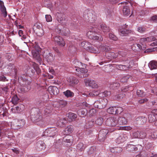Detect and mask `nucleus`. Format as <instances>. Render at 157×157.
I'll use <instances>...</instances> for the list:
<instances>
[{
  "label": "nucleus",
  "mask_w": 157,
  "mask_h": 157,
  "mask_svg": "<svg viewBox=\"0 0 157 157\" xmlns=\"http://www.w3.org/2000/svg\"><path fill=\"white\" fill-rule=\"evenodd\" d=\"M31 119L32 121L36 122L38 125L42 126L46 123V122L43 119L41 113L38 112L37 110L36 111L34 114H31Z\"/></svg>",
  "instance_id": "obj_1"
},
{
  "label": "nucleus",
  "mask_w": 157,
  "mask_h": 157,
  "mask_svg": "<svg viewBox=\"0 0 157 157\" xmlns=\"http://www.w3.org/2000/svg\"><path fill=\"white\" fill-rule=\"evenodd\" d=\"M86 35L90 39L99 40V41L103 40V38L98 33L96 29L94 28L90 29L89 30L87 33Z\"/></svg>",
  "instance_id": "obj_2"
},
{
  "label": "nucleus",
  "mask_w": 157,
  "mask_h": 157,
  "mask_svg": "<svg viewBox=\"0 0 157 157\" xmlns=\"http://www.w3.org/2000/svg\"><path fill=\"white\" fill-rule=\"evenodd\" d=\"M121 61L127 62L126 65L117 64L116 65V67L117 69L120 70L126 71L128 70L131 67L129 64L130 62L126 57L122 56V57H120Z\"/></svg>",
  "instance_id": "obj_3"
},
{
  "label": "nucleus",
  "mask_w": 157,
  "mask_h": 157,
  "mask_svg": "<svg viewBox=\"0 0 157 157\" xmlns=\"http://www.w3.org/2000/svg\"><path fill=\"white\" fill-rule=\"evenodd\" d=\"M58 129L55 127L50 128L46 129L43 133V136L53 137L57 133Z\"/></svg>",
  "instance_id": "obj_4"
},
{
  "label": "nucleus",
  "mask_w": 157,
  "mask_h": 157,
  "mask_svg": "<svg viewBox=\"0 0 157 157\" xmlns=\"http://www.w3.org/2000/svg\"><path fill=\"white\" fill-rule=\"evenodd\" d=\"M108 103V101L106 98L100 99L98 101L95 102L94 105L99 109H102L106 107Z\"/></svg>",
  "instance_id": "obj_5"
},
{
  "label": "nucleus",
  "mask_w": 157,
  "mask_h": 157,
  "mask_svg": "<svg viewBox=\"0 0 157 157\" xmlns=\"http://www.w3.org/2000/svg\"><path fill=\"white\" fill-rule=\"evenodd\" d=\"M111 49L110 47L107 45L105 46L104 44L99 46L98 48L93 47L92 48L93 52L94 53H99L101 51L106 52L110 51Z\"/></svg>",
  "instance_id": "obj_6"
},
{
  "label": "nucleus",
  "mask_w": 157,
  "mask_h": 157,
  "mask_svg": "<svg viewBox=\"0 0 157 157\" xmlns=\"http://www.w3.org/2000/svg\"><path fill=\"white\" fill-rule=\"evenodd\" d=\"M57 20L62 25L66 24L67 19L65 15L62 13H57L56 14Z\"/></svg>",
  "instance_id": "obj_7"
},
{
  "label": "nucleus",
  "mask_w": 157,
  "mask_h": 157,
  "mask_svg": "<svg viewBox=\"0 0 157 157\" xmlns=\"http://www.w3.org/2000/svg\"><path fill=\"white\" fill-rule=\"evenodd\" d=\"M106 125L111 127H115L118 124L117 118L110 117L107 118L106 121Z\"/></svg>",
  "instance_id": "obj_8"
},
{
  "label": "nucleus",
  "mask_w": 157,
  "mask_h": 157,
  "mask_svg": "<svg viewBox=\"0 0 157 157\" xmlns=\"http://www.w3.org/2000/svg\"><path fill=\"white\" fill-rule=\"evenodd\" d=\"M108 133V131L107 129H103L101 130L99 132L98 139L101 142H103L104 141L105 137Z\"/></svg>",
  "instance_id": "obj_9"
},
{
  "label": "nucleus",
  "mask_w": 157,
  "mask_h": 157,
  "mask_svg": "<svg viewBox=\"0 0 157 157\" xmlns=\"http://www.w3.org/2000/svg\"><path fill=\"white\" fill-rule=\"evenodd\" d=\"M7 69H8V71L9 73L14 74L15 75H17V69L16 68L14 64L11 63H9Z\"/></svg>",
  "instance_id": "obj_10"
},
{
  "label": "nucleus",
  "mask_w": 157,
  "mask_h": 157,
  "mask_svg": "<svg viewBox=\"0 0 157 157\" xmlns=\"http://www.w3.org/2000/svg\"><path fill=\"white\" fill-rule=\"evenodd\" d=\"M54 39L59 46L63 47L65 45V42L62 37L59 36H56L54 37Z\"/></svg>",
  "instance_id": "obj_11"
},
{
  "label": "nucleus",
  "mask_w": 157,
  "mask_h": 157,
  "mask_svg": "<svg viewBox=\"0 0 157 157\" xmlns=\"http://www.w3.org/2000/svg\"><path fill=\"white\" fill-rule=\"evenodd\" d=\"M48 90L51 94L56 95L59 92L58 88L55 86H51L48 87Z\"/></svg>",
  "instance_id": "obj_12"
},
{
  "label": "nucleus",
  "mask_w": 157,
  "mask_h": 157,
  "mask_svg": "<svg viewBox=\"0 0 157 157\" xmlns=\"http://www.w3.org/2000/svg\"><path fill=\"white\" fill-rule=\"evenodd\" d=\"M75 70L78 72L80 71V72L82 74L81 75H78V76L80 78H84L88 77L87 74H85V73H87L88 70L84 68H76Z\"/></svg>",
  "instance_id": "obj_13"
},
{
  "label": "nucleus",
  "mask_w": 157,
  "mask_h": 157,
  "mask_svg": "<svg viewBox=\"0 0 157 157\" xmlns=\"http://www.w3.org/2000/svg\"><path fill=\"white\" fill-rule=\"evenodd\" d=\"M14 125L18 127V128H20L23 127L25 124L24 120H18L16 119L14 121Z\"/></svg>",
  "instance_id": "obj_14"
},
{
  "label": "nucleus",
  "mask_w": 157,
  "mask_h": 157,
  "mask_svg": "<svg viewBox=\"0 0 157 157\" xmlns=\"http://www.w3.org/2000/svg\"><path fill=\"white\" fill-rule=\"evenodd\" d=\"M136 121L137 124H143L146 122L147 118L144 117H139L136 118Z\"/></svg>",
  "instance_id": "obj_15"
},
{
  "label": "nucleus",
  "mask_w": 157,
  "mask_h": 157,
  "mask_svg": "<svg viewBox=\"0 0 157 157\" xmlns=\"http://www.w3.org/2000/svg\"><path fill=\"white\" fill-rule=\"evenodd\" d=\"M118 120V124L120 125H124L128 123L127 119L124 117H120L117 118Z\"/></svg>",
  "instance_id": "obj_16"
},
{
  "label": "nucleus",
  "mask_w": 157,
  "mask_h": 157,
  "mask_svg": "<svg viewBox=\"0 0 157 157\" xmlns=\"http://www.w3.org/2000/svg\"><path fill=\"white\" fill-rule=\"evenodd\" d=\"M120 53L121 52H117L114 53L113 52H109L108 53L107 56L109 57V59H112L113 58H115L119 56H120Z\"/></svg>",
  "instance_id": "obj_17"
},
{
  "label": "nucleus",
  "mask_w": 157,
  "mask_h": 157,
  "mask_svg": "<svg viewBox=\"0 0 157 157\" xmlns=\"http://www.w3.org/2000/svg\"><path fill=\"white\" fill-rule=\"evenodd\" d=\"M127 138L125 134L121 135L116 139V142L118 144H119L126 140Z\"/></svg>",
  "instance_id": "obj_18"
},
{
  "label": "nucleus",
  "mask_w": 157,
  "mask_h": 157,
  "mask_svg": "<svg viewBox=\"0 0 157 157\" xmlns=\"http://www.w3.org/2000/svg\"><path fill=\"white\" fill-rule=\"evenodd\" d=\"M69 84L71 86H73L76 85L78 82V81L74 77H71L68 81Z\"/></svg>",
  "instance_id": "obj_19"
},
{
  "label": "nucleus",
  "mask_w": 157,
  "mask_h": 157,
  "mask_svg": "<svg viewBox=\"0 0 157 157\" xmlns=\"http://www.w3.org/2000/svg\"><path fill=\"white\" fill-rule=\"evenodd\" d=\"M0 10L2 12L4 17H6L7 15L6 8L4 6L3 2L1 1H0Z\"/></svg>",
  "instance_id": "obj_20"
},
{
  "label": "nucleus",
  "mask_w": 157,
  "mask_h": 157,
  "mask_svg": "<svg viewBox=\"0 0 157 157\" xmlns=\"http://www.w3.org/2000/svg\"><path fill=\"white\" fill-rule=\"evenodd\" d=\"M55 104H53L54 106L55 105H56V104H58V105L57 106H55V107H59L60 108H63L65 107L67 105V102L65 100H60L58 102H55Z\"/></svg>",
  "instance_id": "obj_21"
},
{
  "label": "nucleus",
  "mask_w": 157,
  "mask_h": 157,
  "mask_svg": "<svg viewBox=\"0 0 157 157\" xmlns=\"http://www.w3.org/2000/svg\"><path fill=\"white\" fill-rule=\"evenodd\" d=\"M148 66L151 70L156 69L157 68V62L154 60L151 61L149 63Z\"/></svg>",
  "instance_id": "obj_22"
},
{
  "label": "nucleus",
  "mask_w": 157,
  "mask_h": 157,
  "mask_svg": "<svg viewBox=\"0 0 157 157\" xmlns=\"http://www.w3.org/2000/svg\"><path fill=\"white\" fill-rule=\"evenodd\" d=\"M76 114L72 113H69L68 114L67 120L69 122H71L77 118Z\"/></svg>",
  "instance_id": "obj_23"
},
{
  "label": "nucleus",
  "mask_w": 157,
  "mask_h": 157,
  "mask_svg": "<svg viewBox=\"0 0 157 157\" xmlns=\"http://www.w3.org/2000/svg\"><path fill=\"white\" fill-rule=\"evenodd\" d=\"M99 92L98 90H94L92 92H90L88 94H86L85 93H84L82 94V95H86V96L88 97H94L95 96L99 95Z\"/></svg>",
  "instance_id": "obj_24"
},
{
  "label": "nucleus",
  "mask_w": 157,
  "mask_h": 157,
  "mask_svg": "<svg viewBox=\"0 0 157 157\" xmlns=\"http://www.w3.org/2000/svg\"><path fill=\"white\" fill-rule=\"evenodd\" d=\"M73 130V127L72 125H69L65 128L64 131V134L68 135L72 133Z\"/></svg>",
  "instance_id": "obj_25"
},
{
  "label": "nucleus",
  "mask_w": 157,
  "mask_h": 157,
  "mask_svg": "<svg viewBox=\"0 0 157 157\" xmlns=\"http://www.w3.org/2000/svg\"><path fill=\"white\" fill-rule=\"evenodd\" d=\"M63 94L67 98L72 97L74 95V93L68 90L63 92Z\"/></svg>",
  "instance_id": "obj_26"
},
{
  "label": "nucleus",
  "mask_w": 157,
  "mask_h": 157,
  "mask_svg": "<svg viewBox=\"0 0 157 157\" xmlns=\"http://www.w3.org/2000/svg\"><path fill=\"white\" fill-rule=\"evenodd\" d=\"M45 58L48 62L49 63H50L54 61L55 59V56H53L52 54L51 53H49L48 55Z\"/></svg>",
  "instance_id": "obj_27"
},
{
  "label": "nucleus",
  "mask_w": 157,
  "mask_h": 157,
  "mask_svg": "<svg viewBox=\"0 0 157 157\" xmlns=\"http://www.w3.org/2000/svg\"><path fill=\"white\" fill-rule=\"evenodd\" d=\"M66 122V120L64 118L60 119L58 120L57 124L59 127H63L64 126Z\"/></svg>",
  "instance_id": "obj_28"
},
{
  "label": "nucleus",
  "mask_w": 157,
  "mask_h": 157,
  "mask_svg": "<svg viewBox=\"0 0 157 157\" xmlns=\"http://www.w3.org/2000/svg\"><path fill=\"white\" fill-rule=\"evenodd\" d=\"M107 112L110 114H116V107H112L109 108L107 110Z\"/></svg>",
  "instance_id": "obj_29"
},
{
  "label": "nucleus",
  "mask_w": 157,
  "mask_h": 157,
  "mask_svg": "<svg viewBox=\"0 0 157 157\" xmlns=\"http://www.w3.org/2000/svg\"><path fill=\"white\" fill-rule=\"evenodd\" d=\"M94 123L93 120H91L86 123L85 125V128L87 129H89L91 128L94 126Z\"/></svg>",
  "instance_id": "obj_30"
},
{
  "label": "nucleus",
  "mask_w": 157,
  "mask_h": 157,
  "mask_svg": "<svg viewBox=\"0 0 157 157\" xmlns=\"http://www.w3.org/2000/svg\"><path fill=\"white\" fill-rule=\"evenodd\" d=\"M72 140V137L71 136H65L63 139V141L67 143H70L71 144V142Z\"/></svg>",
  "instance_id": "obj_31"
},
{
  "label": "nucleus",
  "mask_w": 157,
  "mask_h": 157,
  "mask_svg": "<svg viewBox=\"0 0 157 157\" xmlns=\"http://www.w3.org/2000/svg\"><path fill=\"white\" fill-rule=\"evenodd\" d=\"M101 27L102 30L104 33H107L110 30L109 27L107 26L104 24H101Z\"/></svg>",
  "instance_id": "obj_32"
},
{
  "label": "nucleus",
  "mask_w": 157,
  "mask_h": 157,
  "mask_svg": "<svg viewBox=\"0 0 157 157\" xmlns=\"http://www.w3.org/2000/svg\"><path fill=\"white\" fill-rule=\"evenodd\" d=\"M130 32V30L125 28H122L120 30V32L121 33V35L122 36H126Z\"/></svg>",
  "instance_id": "obj_33"
},
{
  "label": "nucleus",
  "mask_w": 157,
  "mask_h": 157,
  "mask_svg": "<svg viewBox=\"0 0 157 157\" xmlns=\"http://www.w3.org/2000/svg\"><path fill=\"white\" fill-rule=\"evenodd\" d=\"M123 12L124 15H128L130 14V10L129 7L127 6H124Z\"/></svg>",
  "instance_id": "obj_34"
},
{
  "label": "nucleus",
  "mask_w": 157,
  "mask_h": 157,
  "mask_svg": "<svg viewBox=\"0 0 157 157\" xmlns=\"http://www.w3.org/2000/svg\"><path fill=\"white\" fill-rule=\"evenodd\" d=\"M76 148L78 150L82 151L85 149V147L82 143L80 142L78 144Z\"/></svg>",
  "instance_id": "obj_35"
},
{
  "label": "nucleus",
  "mask_w": 157,
  "mask_h": 157,
  "mask_svg": "<svg viewBox=\"0 0 157 157\" xmlns=\"http://www.w3.org/2000/svg\"><path fill=\"white\" fill-rule=\"evenodd\" d=\"M148 119L149 122L152 123L155 121V115L153 114H150L148 115Z\"/></svg>",
  "instance_id": "obj_36"
},
{
  "label": "nucleus",
  "mask_w": 157,
  "mask_h": 157,
  "mask_svg": "<svg viewBox=\"0 0 157 157\" xmlns=\"http://www.w3.org/2000/svg\"><path fill=\"white\" fill-rule=\"evenodd\" d=\"M73 65L75 68H79V67L81 66L82 65V63L81 62H79L77 59H75L72 62Z\"/></svg>",
  "instance_id": "obj_37"
},
{
  "label": "nucleus",
  "mask_w": 157,
  "mask_h": 157,
  "mask_svg": "<svg viewBox=\"0 0 157 157\" xmlns=\"http://www.w3.org/2000/svg\"><path fill=\"white\" fill-rule=\"evenodd\" d=\"M110 95V92L109 91H105L103 92L99 93V96L100 97H106Z\"/></svg>",
  "instance_id": "obj_38"
},
{
  "label": "nucleus",
  "mask_w": 157,
  "mask_h": 157,
  "mask_svg": "<svg viewBox=\"0 0 157 157\" xmlns=\"http://www.w3.org/2000/svg\"><path fill=\"white\" fill-rule=\"evenodd\" d=\"M24 108L25 107L24 105L22 104L16 106V109L17 111V113L20 112L22 111L23 110Z\"/></svg>",
  "instance_id": "obj_39"
},
{
  "label": "nucleus",
  "mask_w": 157,
  "mask_h": 157,
  "mask_svg": "<svg viewBox=\"0 0 157 157\" xmlns=\"http://www.w3.org/2000/svg\"><path fill=\"white\" fill-rule=\"evenodd\" d=\"M51 110L52 109L50 107V105L47 104L46 105L45 107L44 108V111L46 113H51Z\"/></svg>",
  "instance_id": "obj_40"
},
{
  "label": "nucleus",
  "mask_w": 157,
  "mask_h": 157,
  "mask_svg": "<svg viewBox=\"0 0 157 157\" xmlns=\"http://www.w3.org/2000/svg\"><path fill=\"white\" fill-rule=\"evenodd\" d=\"M136 94L139 97H143L145 96V94L143 90H137L136 92Z\"/></svg>",
  "instance_id": "obj_41"
},
{
  "label": "nucleus",
  "mask_w": 157,
  "mask_h": 157,
  "mask_svg": "<svg viewBox=\"0 0 157 157\" xmlns=\"http://www.w3.org/2000/svg\"><path fill=\"white\" fill-rule=\"evenodd\" d=\"M125 96L124 94L122 93L116 95L115 96V99L119 101L122 99Z\"/></svg>",
  "instance_id": "obj_42"
},
{
  "label": "nucleus",
  "mask_w": 157,
  "mask_h": 157,
  "mask_svg": "<svg viewBox=\"0 0 157 157\" xmlns=\"http://www.w3.org/2000/svg\"><path fill=\"white\" fill-rule=\"evenodd\" d=\"M6 59H7L9 61H11L12 60L13 58V55L10 53H6L5 56Z\"/></svg>",
  "instance_id": "obj_43"
},
{
  "label": "nucleus",
  "mask_w": 157,
  "mask_h": 157,
  "mask_svg": "<svg viewBox=\"0 0 157 157\" xmlns=\"http://www.w3.org/2000/svg\"><path fill=\"white\" fill-rule=\"evenodd\" d=\"M19 100L17 95H14L12 98V103L14 104H17Z\"/></svg>",
  "instance_id": "obj_44"
},
{
  "label": "nucleus",
  "mask_w": 157,
  "mask_h": 157,
  "mask_svg": "<svg viewBox=\"0 0 157 157\" xmlns=\"http://www.w3.org/2000/svg\"><path fill=\"white\" fill-rule=\"evenodd\" d=\"M103 121V119L102 117L98 118L95 121V123L97 125H101Z\"/></svg>",
  "instance_id": "obj_45"
},
{
  "label": "nucleus",
  "mask_w": 157,
  "mask_h": 157,
  "mask_svg": "<svg viewBox=\"0 0 157 157\" xmlns=\"http://www.w3.org/2000/svg\"><path fill=\"white\" fill-rule=\"evenodd\" d=\"M37 146L41 149H44L45 148L44 143L42 141H39L37 143Z\"/></svg>",
  "instance_id": "obj_46"
},
{
  "label": "nucleus",
  "mask_w": 157,
  "mask_h": 157,
  "mask_svg": "<svg viewBox=\"0 0 157 157\" xmlns=\"http://www.w3.org/2000/svg\"><path fill=\"white\" fill-rule=\"evenodd\" d=\"M120 84L118 82H113V83H112L110 85V87L111 88H112V89H117L119 87Z\"/></svg>",
  "instance_id": "obj_47"
},
{
  "label": "nucleus",
  "mask_w": 157,
  "mask_h": 157,
  "mask_svg": "<svg viewBox=\"0 0 157 157\" xmlns=\"http://www.w3.org/2000/svg\"><path fill=\"white\" fill-rule=\"evenodd\" d=\"M146 134L145 132L143 131L139 132V138L144 139V138L146 136Z\"/></svg>",
  "instance_id": "obj_48"
},
{
  "label": "nucleus",
  "mask_w": 157,
  "mask_h": 157,
  "mask_svg": "<svg viewBox=\"0 0 157 157\" xmlns=\"http://www.w3.org/2000/svg\"><path fill=\"white\" fill-rule=\"evenodd\" d=\"M90 86H91L93 88H96L98 87V86L95 82L93 80H92Z\"/></svg>",
  "instance_id": "obj_49"
},
{
  "label": "nucleus",
  "mask_w": 157,
  "mask_h": 157,
  "mask_svg": "<svg viewBox=\"0 0 157 157\" xmlns=\"http://www.w3.org/2000/svg\"><path fill=\"white\" fill-rule=\"evenodd\" d=\"M96 150V148L94 147H91L89 150L88 154H90L93 153V154H95V151Z\"/></svg>",
  "instance_id": "obj_50"
},
{
  "label": "nucleus",
  "mask_w": 157,
  "mask_h": 157,
  "mask_svg": "<svg viewBox=\"0 0 157 157\" xmlns=\"http://www.w3.org/2000/svg\"><path fill=\"white\" fill-rule=\"evenodd\" d=\"M109 37L110 39L115 41L117 40V37L113 34L110 33L109 34Z\"/></svg>",
  "instance_id": "obj_51"
},
{
  "label": "nucleus",
  "mask_w": 157,
  "mask_h": 157,
  "mask_svg": "<svg viewBox=\"0 0 157 157\" xmlns=\"http://www.w3.org/2000/svg\"><path fill=\"white\" fill-rule=\"evenodd\" d=\"M114 150H115V153H119L122 151V148L120 147H115L114 148Z\"/></svg>",
  "instance_id": "obj_52"
},
{
  "label": "nucleus",
  "mask_w": 157,
  "mask_h": 157,
  "mask_svg": "<svg viewBox=\"0 0 157 157\" xmlns=\"http://www.w3.org/2000/svg\"><path fill=\"white\" fill-rule=\"evenodd\" d=\"M138 31L141 33H143L146 31V29L145 27H139L137 28Z\"/></svg>",
  "instance_id": "obj_53"
},
{
  "label": "nucleus",
  "mask_w": 157,
  "mask_h": 157,
  "mask_svg": "<svg viewBox=\"0 0 157 157\" xmlns=\"http://www.w3.org/2000/svg\"><path fill=\"white\" fill-rule=\"evenodd\" d=\"M87 112V110L86 109H81L78 111V113L79 114H81L83 115H86Z\"/></svg>",
  "instance_id": "obj_54"
},
{
  "label": "nucleus",
  "mask_w": 157,
  "mask_h": 157,
  "mask_svg": "<svg viewBox=\"0 0 157 157\" xmlns=\"http://www.w3.org/2000/svg\"><path fill=\"white\" fill-rule=\"evenodd\" d=\"M37 35L39 36H41L44 34V31L42 29H39L36 31Z\"/></svg>",
  "instance_id": "obj_55"
},
{
  "label": "nucleus",
  "mask_w": 157,
  "mask_h": 157,
  "mask_svg": "<svg viewBox=\"0 0 157 157\" xmlns=\"http://www.w3.org/2000/svg\"><path fill=\"white\" fill-rule=\"evenodd\" d=\"M147 154L145 151H142L140 155H136V157H147Z\"/></svg>",
  "instance_id": "obj_56"
},
{
  "label": "nucleus",
  "mask_w": 157,
  "mask_h": 157,
  "mask_svg": "<svg viewBox=\"0 0 157 157\" xmlns=\"http://www.w3.org/2000/svg\"><path fill=\"white\" fill-rule=\"evenodd\" d=\"M33 57L35 59H36L37 60L40 61L41 60L40 56L38 53H34L33 54Z\"/></svg>",
  "instance_id": "obj_57"
},
{
  "label": "nucleus",
  "mask_w": 157,
  "mask_h": 157,
  "mask_svg": "<svg viewBox=\"0 0 157 157\" xmlns=\"http://www.w3.org/2000/svg\"><path fill=\"white\" fill-rule=\"evenodd\" d=\"M139 131H137L133 133L132 137L134 138H139Z\"/></svg>",
  "instance_id": "obj_58"
},
{
  "label": "nucleus",
  "mask_w": 157,
  "mask_h": 157,
  "mask_svg": "<svg viewBox=\"0 0 157 157\" xmlns=\"http://www.w3.org/2000/svg\"><path fill=\"white\" fill-rule=\"evenodd\" d=\"M151 40L150 39L149 37H147L146 38H141L140 40V43H143L146 41H149Z\"/></svg>",
  "instance_id": "obj_59"
},
{
  "label": "nucleus",
  "mask_w": 157,
  "mask_h": 157,
  "mask_svg": "<svg viewBox=\"0 0 157 157\" xmlns=\"http://www.w3.org/2000/svg\"><path fill=\"white\" fill-rule=\"evenodd\" d=\"M116 114H120L123 111L122 108L120 107H116Z\"/></svg>",
  "instance_id": "obj_60"
},
{
  "label": "nucleus",
  "mask_w": 157,
  "mask_h": 157,
  "mask_svg": "<svg viewBox=\"0 0 157 157\" xmlns=\"http://www.w3.org/2000/svg\"><path fill=\"white\" fill-rule=\"evenodd\" d=\"M46 20L47 22H50L52 21V18L51 16L49 15H47L45 16Z\"/></svg>",
  "instance_id": "obj_61"
},
{
  "label": "nucleus",
  "mask_w": 157,
  "mask_h": 157,
  "mask_svg": "<svg viewBox=\"0 0 157 157\" xmlns=\"http://www.w3.org/2000/svg\"><path fill=\"white\" fill-rule=\"evenodd\" d=\"M91 81L92 80H90V79H86L84 80V82H85L86 85V86H90V83H91Z\"/></svg>",
  "instance_id": "obj_62"
},
{
  "label": "nucleus",
  "mask_w": 157,
  "mask_h": 157,
  "mask_svg": "<svg viewBox=\"0 0 157 157\" xmlns=\"http://www.w3.org/2000/svg\"><path fill=\"white\" fill-rule=\"evenodd\" d=\"M148 101V99L146 98L144 99H141L138 101V103L140 104H142L147 102Z\"/></svg>",
  "instance_id": "obj_63"
},
{
  "label": "nucleus",
  "mask_w": 157,
  "mask_h": 157,
  "mask_svg": "<svg viewBox=\"0 0 157 157\" xmlns=\"http://www.w3.org/2000/svg\"><path fill=\"white\" fill-rule=\"evenodd\" d=\"M8 80V79H7L6 77L3 75L0 76V81L5 82L7 81Z\"/></svg>",
  "instance_id": "obj_64"
}]
</instances>
